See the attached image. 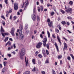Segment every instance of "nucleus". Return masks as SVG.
<instances>
[{"instance_id":"1","label":"nucleus","mask_w":74,"mask_h":74,"mask_svg":"<svg viewBox=\"0 0 74 74\" xmlns=\"http://www.w3.org/2000/svg\"><path fill=\"white\" fill-rule=\"evenodd\" d=\"M23 29V27H20L19 29H18L17 30V32H18L19 31V34H20L19 38L20 40H23V38H24V35L22 34V30Z\"/></svg>"},{"instance_id":"2","label":"nucleus","mask_w":74,"mask_h":74,"mask_svg":"<svg viewBox=\"0 0 74 74\" xmlns=\"http://www.w3.org/2000/svg\"><path fill=\"white\" fill-rule=\"evenodd\" d=\"M34 14L32 15V19L34 21H35L36 19V8H34L33 10Z\"/></svg>"},{"instance_id":"3","label":"nucleus","mask_w":74,"mask_h":74,"mask_svg":"<svg viewBox=\"0 0 74 74\" xmlns=\"http://www.w3.org/2000/svg\"><path fill=\"white\" fill-rule=\"evenodd\" d=\"M29 5V3H28V0H26L25 3H23V5L22 7V8H23V7L25 6L24 10H26L27 7V5Z\"/></svg>"},{"instance_id":"4","label":"nucleus","mask_w":74,"mask_h":74,"mask_svg":"<svg viewBox=\"0 0 74 74\" xmlns=\"http://www.w3.org/2000/svg\"><path fill=\"white\" fill-rule=\"evenodd\" d=\"M26 51H25V49L24 48H23L20 51V56H24L25 54V53Z\"/></svg>"},{"instance_id":"5","label":"nucleus","mask_w":74,"mask_h":74,"mask_svg":"<svg viewBox=\"0 0 74 74\" xmlns=\"http://www.w3.org/2000/svg\"><path fill=\"white\" fill-rule=\"evenodd\" d=\"M65 8L66 9L65 11L66 12H70V13H71V12H72V9L71 8L66 7V6H65Z\"/></svg>"},{"instance_id":"6","label":"nucleus","mask_w":74,"mask_h":74,"mask_svg":"<svg viewBox=\"0 0 74 74\" xmlns=\"http://www.w3.org/2000/svg\"><path fill=\"white\" fill-rule=\"evenodd\" d=\"M42 41L44 47H45L46 46V42L47 41V39L46 38H45L43 39Z\"/></svg>"},{"instance_id":"7","label":"nucleus","mask_w":74,"mask_h":74,"mask_svg":"<svg viewBox=\"0 0 74 74\" xmlns=\"http://www.w3.org/2000/svg\"><path fill=\"white\" fill-rule=\"evenodd\" d=\"M14 10H17L18 9V3H14Z\"/></svg>"},{"instance_id":"8","label":"nucleus","mask_w":74,"mask_h":74,"mask_svg":"<svg viewBox=\"0 0 74 74\" xmlns=\"http://www.w3.org/2000/svg\"><path fill=\"white\" fill-rule=\"evenodd\" d=\"M40 8L39 7H38V11L39 12H40V9L41 10V11H43V10H44V7L42 6H41L40 7Z\"/></svg>"},{"instance_id":"9","label":"nucleus","mask_w":74,"mask_h":74,"mask_svg":"<svg viewBox=\"0 0 74 74\" xmlns=\"http://www.w3.org/2000/svg\"><path fill=\"white\" fill-rule=\"evenodd\" d=\"M14 31H15V29L14 28H12L11 29V32H10V33H11L12 36H15V34H14Z\"/></svg>"},{"instance_id":"10","label":"nucleus","mask_w":74,"mask_h":74,"mask_svg":"<svg viewBox=\"0 0 74 74\" xmlns=\"http://www.w3.org/2000/svg\"><path fill=\"white\" fill-rule=\"evenodd\" d=\"M42 42H39V43H38L36 45V48H41V45H42Z\"/></svg>"},{"instance_id":"11","label":"nucleus","mask_w":74,"mask_h":74,"mask_svg":"<svg viewBox=\"0 0 74 74\" xmlns=\"http://www.w3.org/2000/svg\"><path fill=\"white\" fill-rule=\"evenodd\" d=\"M1 34L3 37H5V36H8L10 35V33L8 32L4 33H1Z\"/></svg>"},{"instance_id":"12","label":"nucleus","mask_w":74,"mask_h":74,"mask_svg":"<svg viewBox=\"0 0 74 74\" xmlns=\"http://www.w3.org/2000/svg\"><path fill=\"white\" fill-rule=\"evenodd\" d=\"M12 11V9H10L9 11L6 12V14H11Z\"/></svg>"},{"instance_id":"13","label":"nucleus","mask_w":74,"mask_h":74,"mask_svg":"<svg viewBox=\"0 0 74 74\" xmlns=\"http://www.w3.org/2000/svg\"><path fill=\"white\" fill-rule=\"evenodd\" d=\"M52 22H51L50 23H48V24L49 26L50 27H53V25H52Z\"/></svg>"},{"instance_id":"14","label":"nucleus","mask_w":74,"mask_h":74,"mask_svg":"<svg viewBox=\"0 0 74 74\" xmlns=\"http://www.w3.org/2000/svg\"><path fill=\"white\" fill-rule=\"evenodd\" d=\"M0 31L1 34V33H4V29H3V27H2V26H1Z\"/></svg>"},{"instance_id":"15","label":"nucleus","mask_w":74,"mask_h":74,"mask_svg":"<svg viewBox=\"0 0 74 74\" xmlns=\"http://www.w3.org/2000/svg\"><path fill=\"white\" fill-rule=\"evenodd\" d=\"M7 45H8L9 46H10L11 45V42L10 41H8L5 44L6 46H7Z\"/></svg>"},{"instance_id":"16","label":"nucleus","mask_w":74,"mask_h":74,"mask_svg":"<svg viewBox=\"0 0 74 74\" xmlns=\"http://www.w3.org/2000/svg\"><path fill=\"white\" fill-rule=\"evenodd\" d=\"M32 71L33 72H35L36 71H38V69H36V67H34V68L32 69Z\"/></svg>"},{"instance_id":"17","label":"nucleus","mask_w":74,"mask_h":74,"mask_svg":"<svg viewBox=\"0 0 74 74\" xmlns=\"http://www.w3.org/2000/svg\"><path fill=\"white\" fill-rule=\"evenodd\" d=\"M54 45H55V47H56V48L58 52V51H59V48L58 47V45H57V44H56V42L55 43Z\"/></svg>"},{"instance_id":"18","label":"nucleus","mask_w":74,"mask_h":74,"mask_svg":"<svg viewBox=\"0 0 74 74\" xmlns=\"http://www.w3.org/2000/svg\"><path fill=\"white\" fill-rule=\"evenodd\" d=\"M25 61L26 62L25 64H26V66H27V64H29V63H28V60H27V61H26V57L25 58Z\"/></svg>"},{"instance_id":"19","label":"nucleus","mask_w":74,"mask_h":74,"mask_svg":"<svg viewBox=\"0 0 74 74\" xmlns=\"http://www.w3.org/2000/svg\"><path fill=\"white\" fill-rule=\"evenodd\" d=\"M23 74H30V72L29 71H27L24 73Z\"/></svg>"},{"instance_id":"20","label":"nucleus","mask_w":74,"mask_h":74,"mask_svg":"<svg viewBox=\"0 0 74 74\" xmlns=\"http://www.w3.org/2000/svg\"><path fill=\"white\" fill-rule=\"evenodd\" d=\"M57 39L60 43V45H61V41L60 40V38L59 37V36H57Z\"/></svg>"},{"instance_id":"21","label":"nucleus","mask_w":74,"mask_h":74,"mask_svg":"<svg viewBox=\"0 0 74 74\" xmlns=\"http://www.w3.org/2000/svg\"><path fill=\"white\" fill-rule=\"evenodd\" d=\"M12 48H13V46L12 45L11 46V47H9L8 48V51H10V50L12 49Z\"/></svg>"},{"instance_id":"22","label":"nucleus","mask_w":74,"mask_h":74,"mask_svg":"<svg viewBox=\"0 0 74 74\" xmlns=\"http://www.w3.org/2000/svg\"><path fill=\"white\" fill-rule=\"evenodd\" d=\"M28 28V25H27V24H25V30H27V29Z\"/></svg>"},{"instance_id":"23","label":"nucleus","mask_w":74,"mask_h":74,"mask_svg":"<svg viewBox=\"0 0 74 74\" xmlns=\"http://www.w3.org/2000/svg\"><path fill=\"white\" fill-rule=\"evenodd\" d=\"M37 21H40V16H39L38 15L37 16Z\"/></svg>"},{"instance_id":"24","label":"nucleus","mask_w":74,"mask_h":74,"mask_svg":"<svg viewBox=\"0 0 74 74\" xmlns=\"http://www.w3.org/2000/svg\"><path fill=\"white\" fill-rule=\"evenodd\" d=\"M61 23L62 25H64L66 23L65 21H62L61 22Z\"/></svg>"},{"instance_id":"25","label":"nucleus","mask_w":74,"mask_h":74,"mask_svg":"<svg viewBox=\"0 0 74 74\" xmlns=\"http://www.w3.org/2000/svg\"><path fill=\"white\" fill-rule=\"evenodd\" d=\"M8 37H7L3 41H4V42H6V41H8Z\"/></svg>"},{"instance_id":"26","label":"nucleus","mask_w":74,"mask_h":74,"mask_svg":"<svg viewBox=\"0 0 74 74\" xmlns=\"http://www.w3.org/2000/svg\"><path fill=\"white\" fill-rule=\"evenodd\" d=\"M38 54V51H36L35 52V56H37Z\"/></svg>"},{"instance_id":"27","label":"nucleus","mask_w":74,"mask_h":74,"mask_svg":"<svg viewBox=\"0 0 74 74\" xmlns=\"http://www.w3.org/2000/svg\"><path fill=\"white\" fill-rule=\"evenodd\" d=\"M55 32H56V33H59V29H55Z\"/></svg>"},{"instance_id":"28","label":"nucleus","mask_w":74,"mask_h":74,"mask_svg":"<svg viewBox=\"0 0 74 74\" xmlns=\"http://www.w3.org/2000/svg\"><path fill=\"white\" fill-rule=\"evenodd\" d=\"M46 47L48 49H49V43L47 44L46 45Z\"/></svg>"},{"instance_id":"29","label":"nucleus","mask_w":74,"mask_h":74,"mask_svg":"<svg viewBox=\"0 0 74 74\" xmlns=\"http://www.w3.org/2000/svg\"><path fill=\"white\" fill-rule=\"evenodd\" d=\"M47 34L48 35V37L49 38L50 37V33H49V31H47Z\"/></svg>"},{"instance_id":"30","label":"nucleus","mask_w":74,"mask_h":74,"mask_svg":"<svg viewBox=\"0 0 74 74\" xmlns=\"http://www.w3.org/2000/svg\"><path fill=\"white\" fill-rule=\"evenodd\" d=\"M60 11L61 12H62V14H65V13H66V12L63 11V10L60 9Z\"/></svg>"},{"instance_id":"31","label":"nucleus","mask_w":74,"mask_h":74,"mask_svg":"<svg viewBox=\"0 0 74 74\" xmlns=\"http://www.w3.org/2000/svg\"><path fill=\"white\" fill-rule=\"evenodd\" d=\"M62 56L60 55H59L58 56V59H61L62 58Z\"/></svg>"},{"instance_id":"32","label":"nucleus","mask_w":74,"mask_h":74,"mask_svg":"<svg viewBox=\"0 0 74 74\" xmlns=\"http://www.w3.org/2000/svg\"><path fill=\"white\" fill-rule=\"evenodd\" d=\"M38 57L39 58H41L42 57V55L41 54H39L38 55Z\"/></svg>"},{"instance_id":"33","label":"nucleus","mask_w":74,"mask_h":74,"mask_svg":"<svg viewBox=\"0 0 74 74\" xmlns=\"http://www.w3.org/2000/svg\"><path fill=\"white\" fill-rule=\"evenodd\" d=\"M70 55L71 56V57H72L73 59L74 60V56H73V54H70Z\"/></svg>"},{"instance_id":"34","label":"nucleus","mask_w":74,"mask_h":74,"mask_svg":"<svg viewBox=\"0 0 74 74\" xmlns=\"http://www.w3.org/2000/svg\"><path fill=\"white\" fill-rule=\"evenodd\" d=\"M5 70H6V69L5 68H3L2 70L3 73H4L5 71Z\"/></svg>"},{"instance_id":"35","label":"nucleus","mask_w":74,"mask_h":74,"mask_svg":"<svg viewBox=\"0 0 74 74\" xmlns=\"http://www.w3.org/2000/svg\"><path fill=\"white\" fill-rule=\"evenodd\" d=\"M2 23L3 24V26H5V21H2Z\"/></svg>"},{"instance_id":"36","label":"nucleus","mask_w":74,"mask_h":74,"mask_svg":"<svg viewBox=\"0 0 74 74\" xmlns=\"http://www.w3.org/2000/svg\"><path fill=\"white\" fill-rule=\"evenodd\" d=\"M52 71L53 74H56V72H55V71L54 70H53V69L52 70Z\"/></svg>"},{"instance_id":"37","label":"nucleus","mask_w":74,"mask_h":74,"mask_svg":"<svg viewBox=\"0 0 74 74\" xmlns=\"http://www.w3.org/2000/svg\"><path fill=\"white\" fill-rule=\"evenodd\" d=\"M46 52L47 55H49V52H48V50H46Z\"/></svg>"},{"instance_id":"38","label":"nucleus","mask_w":74,"mask_h":74,"mask_svg":"<svg viewBox=\"0 0 74 74\" xmlns=\"http://www.w3.org/2000/svg\"><path fill=\"white\" fill-rule=\"evenodd\" d=\"M73 2L71 1L69 2V4H70V5H72V4H73Z\"/></svg>"},{"instance_id":"39","label":"nucleus","mask_w":74,"mask_h":74,"mask_svg":"<svg viewBox=\"0 0 74 74\" xmlns=\"http://www.w3.org/2000/svg\"><path fill=\"white\" fill-rule=\"evenodd\" d=\"M38 65H40V64H41V61H38Z\"/></svg>"},{"instance_id":"40","label":"nucleus","mask_w":74,"mask_h":74,"mask_svg":"<svg viewBox=\"0 0 74 74\" xmlns=\"http://www.w3.org/2000/svg\"><path fill=\"white\" fill-rule=\"evenodd\" d=\"M20 56V58L21 60H23V56Z\"/></svg>"},{"instance_id":"41","label":"nucleus","mask_w":74,"mask_h":74,"mask_svg":"<svg viewBox=\"0 0 74 74\" xmlns=\"http://www.w3.org/2000/svg\"><path fill=\"white\" fill-rule=\"evenodd\" d=\"M47 7H52V5H50L49 3H48L47 5Z\"/></svg>"},{"instance_id":"42","label":"nucleus","mask_w":74,"mask_h":74,"mask_svg":"<svg viewBox=\"0 0 74 74\" xmlns=\"http://www.w3.org/2000/svg\"><path fill=\"white\" fill-rule=\"evenodd\" d=\"M46 53H45V50H42V54L43 55H44Z\"/></svg>"},{"instance_id":"43","label":"nucleus","mask_w":74,"mask_h":74,"mask_svg":"<svg viewBox=\"0 0 74 74\" xmlns=\"http://www.w3.org/2000/svg\"><path fill=\"white\" fill-rule=\"evenodd\" d=\"M67 59L69 60H71V58H70V56H68L67 57Z\"/></svg>"},{"instance_id":"44","label":"nucleus","mask_w":74,"mask_h":74,"mask_svg":"<svg viewBox=\"0 0 74 74\" xmlns=\"http://www.w3.org/2000/svg\"><path fill=\"white\" fill-rule=\"evenodd\" d=\"M32 63L34 64H35V60L34 59L32 60Z\"/></svg>"},{"instance_id":"45","label":"nucleus","mask_w":74,"mask_h":74,"mask_svg":"<svg viewBox=\"0 0 74 74\" xmlns=\"http://www.w3.org/2000/svg\"><path fill=\"white\" fill-rule=\"evenodd\" d=\"M54 12H51V16H53V15H54Z\"/></svg>"},{"instance_id":"46","label":"nucleus","mask_w":74,"mask_h":74,"mask_svg":"<svg viewBox=\"0 0 74 74\" xmlns=\"http://www.w3.org/2000/svg\"><path fill=\"white\" fill-rule=\"evenodd\" d=\"M49 63V60L48 59L46 60V61L45 62V63Z\"/></svg>"},{"instance_id":"47","label":"nucleus","mask_w":74,"mask_h":74,"mask_svg":"<svg viewBox=\"0 0 74 74\" xmlns=\"http://www.w3.org/2000/svg\"><path fill=\"white\" fill-rule=\"evenodd\" d=\"M7 1H8V0H5V2L6 4H8V2H7Z\"/></svg>"},{"instance_id":"48","label":"nucleus","mask_w":74,"mask_h":74,"mask_svg":"<svg viewBox=\"0 0 74 74\" xmlns=\"http://www.w3.org/2000/svg\"><path fill=\"white\" fill-rule=\"evenodd\" d=\"M52 37L53 38H56V36H55V35L53 34Z\"/></svg>"},{"instance_id":"49","label":"nucleus","mask_w":74,"mask_h":74,"mask_svg":"<svg viewBox=\"0 0 74 74\" xmlns=\"http://www.w3.org/2000/svg\"><path fill=\"white\" fill-rule=\"evenodd\" d=\"M67 18L68 19H72V18L71 17L68 16L67 17Z\"/></svg>"},{"instance_id":"50","label":"nucleus","mask_w":74,"mask_h":74,"mask_svg":"<svg viewBox=\"0 0 74 74\" xmlns=\"http://www.w3.org/2000/svg\"><path fill=\"white\" fill-rule=\"evenodd\" d=\"M47 22L48 23H50V22H50V20L49 19V18L47 19Z\"/></svg>"},{"instance_id":"51","label":"nucleus","mask_w":74,"mask_h":74,"mask_svg":"<svg viewBox=\"0 0 74 74\" xmlns=\"http://www.w3.org/2000/svg\"><path fill=\"white\" fill-rule=\"evenodd\" d=\"M1 18H3V19H5V17L4 16H1Z\"/></svg>"},{"instance_id":"52","label":"nucleus","mask_w":74,"mask_h":74,"mask_svg":"<svg viewBox=\"0 0 74 74\" xmlns=\"http://www.w3.org/2000/svg\"><path fill=\"white\" fill-rule=\"evenodd\" d=\"M3 64L4 66H6V65L7 64L6 62H3Z\"/></svg>"},{"instance_id":"53","label":"nucleus","mask_w":74,"mask_h":74,"mask_svg":"<svg viewBox=\"0 0 74 74\" xmlns=\"http://www.w3.org/2000/svg\"><path fill=\"white\" fill-rule=\"evenodd\" d=\"M15 45V44H13V47L14 49H15V48H16V46Z\"/></svg>"},{"instance_id":"54","label":"nucleus","mask_w":74,"mask_h":74,"mask_svg":"<svg viewBox=\"0 0 74 74\" xmlns=\"http://www.w3.org/2000/svg\"><path fill=\"white\" fill-rule=\"evenodd\" d=\"M12 15H11L10 16V19H11V20H12Z\"/></svg>"},{"instance_id":"55","label":"nucleus","mask_w":74,"mask_h":74,"mask_svg":"<svg viewBox=\"0 0 74 74\" xmlns=\"http://www.w3.org/2000/svg\"><path fill=\"white\" fill-rule=\"evenodd\" d=\"M42 74H45V72L44 71H42L41 72Z\"/></svg>"},{"instance_id":"56","label":"nucleus","mask_w":74,"mask_h":74,"mask_svg":"<svg viewBox=\"0 0 74 74\" xmlns=\"http://www.w3.org/2000/svg\"><path fill=\"white\" fill-rule=\"evenodd\" d=\"M8 55L9 57H11V54H8Z\"/></svg>"},{"instance_id":"57","label":"nucleus","mask_w":74,"mask_h":74,"mask_svg":"<svg viewBox=\"0 0 74 74\" xmlns=\"http://www.w3.org/2000/svg\"><path fill=\"white\" fill-rule=\"evenodd\" d=\"M64 47H66V46H67V44H66V43L64 42Z\"/></svg>"},{"instance_id":"58","label":"nucleus","mask_w":74,"mask_h":74,"mask_svg":"<svg viewBox=\"0 0 74 74\" xmlns=\"http://www.w3.org/2000/svg\"><path fill=\"white\" fill-rule=\"evenodd\" d=\"M36 33L37 31L36 30H35L34 32V34H36Z\"/></svg>"},{"instance_id":"59","label":"nucleus","mask_w":74,"mask_h":74,"mask_svg":"<svg viewBox=\"0 0 74 74\" xmlns=\"http://www.w3.org/2000/svg\"><path fill=\"white\" fill-rule=\"evenodd\" d=\"M43 56L44 58H46L47 57V54H43Z\"/></svg>"},{"instance_id":"60","label":"nucleus","mask_w":74,"mask_h":74,"mask_svg":"<svg viewBox=\"0 0 74 74\" xmlns=\"http://www.w3.org/2000/svg\"><path fill=\"white\" fill-rule=\"evenodd\" d=\"M66 25H67V26H69L70 25V23L69 22H67L66 23Z\"/></svg>"},{"instance_id":"61","label":"nucleus","mask_w":74,"mask_h":74,"mask_svg":"<svg viewBox=\"0 0 74 74\" xmlns=\"http://www.w3.org/2000/svg\"><path fill=\"white\" fill-rule=\"evenodd\" d=\"M40 36L41 38H43V36H42V34H41Z\"/></svg>"},{"instance_id":"62","label":"nucleus","mask_w":74,"mask_h":74,"mask_svg":"<svg viewBox=\"0 0 74 74\" xmlns=\"http://www.w3.org/2000/svg\"><path fill=\"white\" fill-rule=\"evenodd\" d=\"M16 19V16H14V20H15Z\"/></svg>"},{"instance_id":"63","label":"nucleus","mask_w":74,"mask_h":74,"mask_svg":"<svg viewBox=\"0 0 74 74\" xmlns=\"http://www.w3.org/2000/svg\"><path fill=\"white\" fill-rule=\"evenodd\" d=\"M62 63H63V62H62V61L60 60V65L62 64Z\"/></svg>"},{"instance_id":"64","label":"nucleus","mask_w":74,"mask_h":74,"mask_svg":"<svg viewBox=\"0 0 74 74\" xmlns=\"http://www.w3.org/2000/svg\"><path fill=\"white\" fill-rule=\"evenodd\" d=\"M58 21H60V17H58Z\"/></svg>"}]
</instances>
